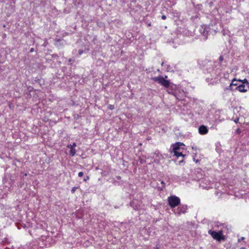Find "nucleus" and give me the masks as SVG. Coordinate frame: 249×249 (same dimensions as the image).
<instances>
[{
	"label": "nucleus",
	"instance_id": "nucleus-1",
	"mask_svg": "<svg viewBox=\"0 0 249 249\" xmlns=\"http://www.w3.org/2000/svg\"><path fill=\"white\" fill-rule=\"evenodd\" d=\"M182 146H184V144L180 142H177L172 144L169 150L170 154H173V156H176L177 158L180 156L183 158L184 155L182 154L183 148L181 147Z\"/></svg>",
	"mask_w": 249,
	"mask_h": 249
},
{
	"label": "nucleus",
	"instance_id": "nucleus-2",
	"mask_svg": "<svg viewBox=\"0 0 249 249\" xmlns=\"http://www.w3.org/2000/svg\"><path fill=\"white\" fill-rule=\"evenodd\" d=\"M208 233L211 235L214 239L218 242L225 241L226 239L225 236L223 234L222 231H219L216 232L210 230L208 231Z\"/></svg>",
	"mask_w": 249,
	"mask_h": 249
},
{
	"label": "nucleus",
	"instance_id": "nucleus-3",
	"mask_svg": "<svg viewBox=\"0 0 249 249\" xmlns=\"http://www.w3.org/2000/svg\"><path fill=\"white\" fill-rule=\"evenodd\" d=\"M152 80L155 82H158L165 88H169L170 86L173 88V87L175 86V85H173L171 86L170 82L169 80L165 79L161 76L154 77L152 78Z\"/></svg>",
	"mask_w": 249,
	"mask_h": 249
},
{
	"label": "nucleus",
	"instance_id": "nucleus-4",
	"mask_svg": "<svg viewBox=\"0 0 249 249\" xmlns=\"http://www.w3.org/2000/svg\"><path fill=\"white\" fill-rule=\"evenodd\" d=\"M168 202L170 207L173 208L180 204V200L179 197L176 196H171L168 198Z\"/></svg>",
	"mask_w": 249,
	"mask_h": 249
},
{
	"label": "nucleus",
	"instance_id": "nucleus-5",
	"mask_svg": "<svg viewBox=\"0 0 249 249\" xmlns=\"http://www.w3.org/2000/svg\"><path fill=\"white\" fill-rule=\"evenodd\" d=\"M198 132L201 135H205L208 133V129L205 125H202L199 126Z\"/></svg>",
	"mask_w": 249,
	"mask_h": 249
},
{
	"label": "nucleus",
	"instance_id": "nucleus-6",
	"mask_svg": "<svg viewBox=\"0 0 249 249\" xmlns=\"http://www.w3.org/2000/svg\"><path fill=\"white\" fill-rule=\"evenodd\" d=\"M187 210V206L186 205H182L181 206H179L178 208V213L179 214L184 213L186 212Z\"/></svg>",
	"mask_w": 249,
	"mask_h": 249
},
{
	"label": "nucleus",
	"instance_id": "nucleus-7",
	"mask_svg": "<svg viewBox=\"0 0 249 249\" xmlns=\"http://www.w3.org/2000/svg\"><path fill=\"white\" fill-rule=\"evenodd\" d=\"M236 89L240 92H245L247 91V89H245V86L243 84L238 86L236 87Z\"/></svg>",
	"mask_w": 249,
	"mask_h": 249
},
{
	"label": "nucleus",
	"instance_id": "nucleus-8",
	"mask_svg": "<svg viewBox=\"0 0 249 249\" xmlns=\"http://www.w3.org/2000/svg\"><path fill=\"white\" fill-rule=\"evenodd\" d=\"M232 85H231V84L229 86L225 88L224 89L225 93H226L227 91H228V90L232 91L233 89H232Z\"/></svg>",
	"mask_w": 249,
	"mask_h": 249
},
{
	"label": "nucleus",
	"instance_id": "nucleus-9",
	"mask_svg": "<svg viewBox=\"0 0 249 249\" xmlns=\"http://www.w3.org/2000/svg\"><path fill=\"white\" fill-rule=\"evenodd\" d=\"M76 153V150L75 148H71V149L70 150V155L73 157L75 155Z\"/></svg>",
	"mask_w": 249,
	"mask_h": 249
},
{
	"label": "nucleus",
	"instance_id": "nucleus-10",
	"mask_svg": "<svg viewBox=\"0 0 249 249\" xmlns=\"http://www.w3.org/2000/svg\"><path fill=\"white\" fill-rule=\"evenodd\" d=\"M231 84V85H232V86H237V87L238 86H237L238 84H237V81L235 79H234L232 80Z\"/></svg>",
	"mask_w": 249,
	"mask_h": 249
},
{
	"label": "nucleus",
	"instance_id": "nucleus-11",
	"mask_svg": "<svg viewBox=\"0 0 249 249\" xmlns=\"http://www.w3.org/2000/svg\"><path fill=\"white\" fill-rule=\"evenodd\" d=\"M77 189V187H74L72 188L71 190V192L72 194L74 193L76 190Z\"/></svg>",
	"mask_w": 249,
	"mask_h": 249
},
{
	"label": "nucleus",
	"instance_id": "nucleus-12",
	"mask_svg": "<svg viewBox=\"0 0 249 249\" xmlns=\"http://www.w3.org/2000/svg\"><path fill=\"white\" fill-rule=\"evenodd\" d=\"M236 133L237 134H240L241 133V130L239 129V128H237L236 130V131H235Z\"/></svg>",
	"mask_w": 249,
	"mask_h": 249
},
{
	"label": "nucleus",
	"instance_id": "nucleus-13",
	"mask_svg": "<svg viewBox=\"0 0 249 249\" xmlns=\"http://www.w3.org/2000/svg\"><path fill=\"white\" fill-rule=\"evenodd\" d=\"M108 108L110 110H113V109L114 108V106H113V105H109V106H108Z\"/></svg>",
	"mask_w": 249,
	"mask_h": 249
},
{
	"label": "nucleus",
	"instance_id": "nucleus-14",
	"mask_svg": "<svg viewBox=\"0 0 249 249\" xmlns=\"http://www.w3.org/2000/svg\"><path fill=\"white\" fill-rule=\"evenodd\" d=\"M84 175V173L83 172H80L79 173H78V176L79 177H82Z\"/></svg>",
	"mask_w": 249,
	"mask_h": 249
},
{
	"label": "nucleus",
	"instance_id": "nucleus-15",
	"mask_svg": "<svg viewBox=\"0 0 249 249\" xmlns=\"http://www.w3.org/2000/svg\"><path fill=\"white\" fill-rule=\"evenodd\" d=\"M240 81H241V80H240ZM242 82L243 84L248 83V80L246 79H244L242 81Z\"/></svg>",
	"mask_w": 249,
	"mask_h": 249
},
{
	"label": "nucleus",
	"instance_id": "nucleus-16",
	"mask_svg": "<svg viewBox=\"0 0 249 249\" xmlns=\"http://www.w3.org/2000/svg\"><path fill=\"white\" fill-rule=\"evenodd\" d=\"M71 146H72V148H75V147L76 146V144L75 142H73L72 144H71Z\"/></svg>",
	"mask_w": 249,
	"mask_h": 249
},
{
	"label": "nucleus",
	"instance_id": "nucleus-17",
	"mask_svg": "<svg viewBox=\"0 0 249 249\" xmlns=\"http://www.w3.org/2000/svg\"><path fill=\"white\" fill-rule=\"evenodd\" d=\"M219 60L220 61H222L223 60V57L222 56H220L219 58Z\"/></svg>",
	"mask_w": 249,
	"mask_h": 249
},
{
	"label": "nucleus",
	"instance_id": "nucleus-18",
	"mask_svg": "<svg viewBox=\"0 0 249 249\" xmlns=\"http://www.w3.org/2000/svg\"><path fill=\"white\" fill-rule=\"evenodd\" d=\"M161 18L163 20L165 19L166 18V17L165 15H162L161 16Z\"/></svg>",
	"mask_w": 249,
	"mask_h": 249
},
{
	"label": "nucleus",
	"instance_id": "nucleus-19",
	"mask_svg": "<svg viewBox=\"0 0 249 249\" xmlns=\"http://www.w3.org/2000/svg\"><path fill=\"white\" fill-rule=\"evenodd\" d=\"M168 92L169 93H170V94H173V95H175V94H174V92L173 91H169V90H168Z\"/></svg>",
	"mask_w": 249,
	"mask_h": 249
},
{
	"label": "nucleus",
	"instance_id": "nucleus-20",
	"mask_svg": "<svg viewBox=\"0 0 249 249\" xmlns=\"http://www.w3.org/2000/svg\"><path fill=\"white\" fill-rule=\"evenodd\" d=\"M67 147H68V148H70V149L72 148L71 144H68V145H67Z\"/></svg>",
	"mask_w": 249,
	"mask_h": 249
},
{
	"label": "nucleus",
	"instance_id": "nucleus-21",
	"mask_svg": "<svg viewBox=\"0 0 249 249\" xmlns=\"http://www.w3.org/2000/svg\"><path fill=\"white\" fill-rule=\"evenodd\" d=\"M193 160H194V161L195 162H196V163H197V162H198V161H199V160H196V159L195 158H194Z\"/></svg>",
	"mask_w": 249,
	"mask_h": 249
},
{
	"label": "nucleus",
	"instance_id": "nucleus-22",
	"mask_svg": "<svg viewBox=\"0 0 249 249\" xmlns=\"http://www.w3.org/2000/svg\"><path fill=\"white\" fill-rule=\"evenodd\" d=\"M244 237H241L240 239H238V242H240L241 241V240H244Z\"/></svg>",
	"mask_w": 249,
	"mask_h": 249
},
{
	"label": "nucleus",
	"instance_id": "nucleus-23",
	"mask_svg": "<svg viewBox=\"0 0 249 249\" xmlns=\"http://www.w3.org/2000/svg\"><path fill=\"white\" fill-rule=\"evenodd\" d=\"M34 51V49L33 48H32L30 49V53H33Z\"/></svg>",
	"mask_w": 249,
	"mask_h": 249
},
{
	"label": "nucleus",
	"instance_id": "nucleus-24",
	"mask_svg": "<svg viewBox=\"0 0 249 249\" xmlns=\"http://www.w3.org/2000/svg\"><path fill=\"white\" fill-rule=\"evenodd\" d=\"M82 53H83V51H82V50H79V54L80 55L82 54Z\"/></svg>",
	"mask_w": 249,
	"mask_h": 249
},
{
	"label": "nucleus",
	"instance_id": "nucleus-25",
	"mask_svg": "<svg viewBox=\"0 0 249 249\" xmlns=\"http://www.w3.org/2000/svg\"><path fill=\"white\" fill-rule=\"evenodd\" d=\"M89 177H87V178H85V179H84V181H86L87 179H89Z\"/></svg>",
	"mask_w": 249,
	"mask_h": 249
},
{
	"label": "nucleus",
	"instance_id": "nucleus-26",
	"mask_svg": "<svg viewBox=\"0 0 249 249\" xmlns=\"http://www.w3.org/2000/svg\"><path fill=\"white\" fill-rule=\"evenodd\" d=\"M155 249H159V247L158 246V245L156 246V247H155Z\"/></svg>",
	"mask_w": 249,
	"mask_h": 249
},
{
	"label": "nucleus",
	"instance_id": "nucleus-27",
	"mask_svg": "<svg viewBox=\"0 0 249 249\" xmlns=\"http://www.w3.org/2000/svg\"><path fill=\"white\" fill-rule=\"evenodd\" d=\"M148 26H151V23H149L148 24Z\"/></svg>",
	"mask_w": 249,
	"mask_h": 249
},
{
	"label": "nucleus",
	"instance_id": "nucleus-28",
	"mask_svg": "<svg viewBox=\"0 0 249 249\" xmlns=\"http://www.w3.org/2000/svg\"><path fill=\"white\" fill-rule=\"evenodd\" d=\"M165 79H166L168 78V76L167 75L165 76L164 77Z\"/></svg>",
	"mask_w": 249,
	"mask_h": 249
},
{
	"label": "nucleus",
	"instance_id": "nucleus-29",
	"mask_svg": "<svg viewBox=\"0 0 249 249\" xmlns=\"http://www.w3.org/2000/svg\"><path fill=\"white\" fill-rule=\"evenodd\" d=\"M238 119H237L235 120V123H237V122H238Z\"/></svg>",
	"mask_w": 249,
	"mask_h": 249
},
{
	"label": "nucleus",
	"instance_id": "nucleus-30",
	"mask_svg": "<svg viewBox=\"0 0 249 249\" xmlns=\"http://www.w3.org/2000/svg\"><path fill=\"white\" fill-rule=\"evenodd\" d=\"M163 64H164V62H162V63H161V65L162 66H163Z\"/></svg>",
	"mask_w": 249,
	"mask_h": 249
},
{
	"label": "nucleus",
	"instance_id": "nucleus-31",
	"mask_svg": "<svg viewBox=\"0 0 249 249\" xmlns=\"http://www.w3.org/2000/svg\"><path fill=\"white\" fill-rule=\"evenodd\" d=\"M71 61H72L71 59H70L69 60V62H71Z\"/></svg>",
	"mask_w": 249,
	"mask_h": 249
},
{
	"label": "nucleus",
	"instance_id": "nucleus-32",
	"mask_svg": "<svg viewBox=\"0 0 249 249\" xmlns=\"http://www.w3.org/2000/svg\"><path fill=\"white\" fill-rule=\"evenodd\" d=\"M134 203V201H133L132 202V204H133Z\"/></svg>",
	"mask_w": 249,
	"mask_h": 249
},
{
	"label": "nucleus",
	"instance_id": "nucleus-33",
	"mask_svg": "<svg viewBox=\"0 0 249 249\" xmlns=\"http://www.w3.org/2000/svg\"><path fill=\"white\" fill-rule=\"evenodd\" d=\"M43 46H46V44L44 43V44H43Z\"/></svg>",
	"mask_w": 249,
	"mask_h": 249
},
{
	"label": "nucleus",
	"instance_id": "nucleus-34",
	"mask_svg": "<svg viewBox=\"0 0 249 249\" xmlns=\"http://www.w3.org/2000/svg\"><path fill=\"white\" fill-rule=\"evenodd\" d=\"M247 84L248 85L249 88V83L248 82V83H247Z\"/></svg>",
	"mask_w": 249,
	"mask_h": 249
}]
</instances>
